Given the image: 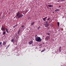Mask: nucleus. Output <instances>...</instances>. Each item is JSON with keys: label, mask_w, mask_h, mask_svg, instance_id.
I'll list each match as a JSON object with an SVG mask.
<instances>
[{"label": "nucleus", "mask_w": 66, "mask_h": 66, "mask_svg": "<svg viewBox=\"0 0 66 66\" xmlns=\"http://www.w3.org/2000/svg\"><path fill=\"white\" fill-rule=\"evenodd\" d=\"M35 39L36 42H41L42 39L40 37H38L37 35H36L35 36Z\"/></svg>", "instance_id": "obj_1"}, {"label": "nucleus", "mask_w": 66, "mask_h": 66, "mask_svg": "<svg viewBox=\"0 0 66 66\" xmlns=\"http://www.w3.org/2000/svg\"><path fill=\"white\" fill-rule=\"evenodd\" d=\"M20 14V12H18L17 13H16V17H18V18H20L22 17H23V14Z\"/></svg>", "instance_id": "obj_2"}, {"label": "nucleus", "mask_w": 66, "mask_h": 66, "mask_svg": "<svg viewBox=\"0 0 66 66\" xmlns=\"http://www.w3.org/2000/svg\"><path fill=\"white\" fill-rule=\"evenodd\" d=\"M6 29V28L5 27L3 26H2V27L1 28V30L2 31H5Z\"/></svg>", "instance_id": "obj_3"}, {"label": "nucleus", "mask_w": 66, "mask_h": 66, "mask_svg": "<svg viewBox=\"0 0 66 66\" xmlns=\"http://www.w3.org/2000/svg\"><path fill=\"white\" fill-rule=\"evenodd\" d=\"M49 37H50V36H47L46 37V40H48V39H49Z\"/></svg>", "instance_id": "obj_4"}, {"label": "nucleus", "mask_w": 66, "mask_h": 66, "mask_svg": "<svg viewBox=\"0 0 66 66\" xmlns=\"http://www.w3.org/2000/svg\"><path fill=\"white\" fill-rule=\"evenodd\" d=\"M35 22H31V23L30 26H33Z\"/></svg>", "instance_id": "obj_5"}, {"label": "nucleus", "mask_w": 66, "mask_h": 66, "mask_svg": "<svg viewBox=\"0 0 66 66\" xmlns=\"http://www.w3.org/2000/svg\"><path fill=\"white\" fill-rule=\"evenodd\" d=\"M48 6L50 7H53V5H48Z\"/></svg>", "instance_id": "obj_6"}, {"label": "nucleus", "mask_w": 66, "mask_h": 66, "mask_svg": "<svg viewBox=\"0 0 66 66\" xmlns=\"http://www.w3.org/2000/svg\"><path fill=\"white\" fill-rule=\"evenodd\" d=\"M57 25L58 27H59V26H60V23H59V22H57Z\"/></svg>", "instance_id": "obj_7"}, {"label": "nucleus", "mask_w": 66, "mask_h": 66, "mask_svg": "<svg viewBox=\"0 0 66 66\" xmlns=\"http://www.w3.org/2000/svg\"><path fill=\"white\" fill-rule=\"evenodd\" d=\"M29 45H31V44H32V42H30L29 43Z\"/></svg>", "instance_id": "obj_8"}, {"label": "nucleus", "mask_w": 66, "mask_h": 66, "mask_svg": "<svg viewBox=\"0 0 66 66\" xmlns=\"http://www.w3.org/2000/svg\"><path fill=\"white\" fill-rule=\"evenodd\" d=\"M6 34V32H5V31H4L3 33V35H4V34Z\"/></svg>", "instance_id": "obj_9"}, {"label": "nucleus", "mask_w": 66, "mask_h": 66, "mask_svg": "<svg viewBox=\"0 0 66 66\" xmlns=\"http://www.w3.org/2000/svg\"><path fill=\"white\" fill-rule=\"evenodd\" d=\"M48 26H49V24H47L45 26V27H47Z\"/></svg>", "instance_id": "obj_10"}, {"label": "nucleus", "mask_w": 66, "mask_h": 66, "mask_svg": "<svg viewBox=\"0 0 66 66\" xmlns=\"http://www.w3.org/2000/svg\"><path fill=\"white\" fill-rule=\"evenodd\" d=\"M60 11V10H59V9H56V10H55V12H57V11Z\"/></svg>", "instance_id": "obj_11"}, {"label": "nucleus", "mask_w": 66, "mask_h": 66, "mask_svg": "<svg viewBox=\"0 0 66 66\" xmlns=\"http://www.w3.org/2000/svg\"><path fill=\"white\" fill-rule=\"evenodd\" d=\"M6 31L8 33L9 32V31H8V30H7V28H6Z\"/></svg>", "instance_id": "obj_12"}, {"label": "nucleus", "mask_w": 66, "mask_h": 66, "mask_svg": "<svg viewBox=\"0 0 66 66\" xmlns=\"http://www.w3.org/2000/svg\"><path fill=\"white\" fill-rule=\"evenodd\" d=\"M9 46H10V45H8V46L6 47V49H7V48H9Z\"/></svg>", "instance_id": "obj_13"}, {"label": "nucleus", "mask_w": 66, "mask_h": 66, "mask_svg": "<svg viewBox=\"0 0 66 66\" xmlns=\"http://www.w3.org/2000/svg\"><path fill=\"white\" fill-rule=\"evenodd\" d=\"M5 44H6L5 43V42H4L3 43V45H4H4H5Z\"/></svg>", "instance_id": "obj_14"}, {"label": "nucleus", "mask_w": 66, "mask_h": 66, "mask_svg": "<svg viewBox=\"0 0 66 66\" xmlns=\"http://www.w3.org/2000/svg\"><path fill=\"white\" fill-rule=\"evenodd\" d=\"M46 50L44 49V50H43L42 51H41V52H44V51H45Z\"/></svg>", "instance_id": "obj_15"}, {"label": "nucleus", "mask_w": 66, "mask_h": 66, "mask_svg": "<svg viewBox=\"0 0 66 66\" xmlns=\"http://www.w3.org/2000/svg\"><path fill=\"white\" fill-rule=\"evenodd\" d=\"M40 28V26H39L37 28V30H39Z\"/></svg>", "instance_id": "obj_16"}, {"label": "nucleus", "mask_w": 66, "mask_h": 66, "mask_svg": "<svg viewBox=\"0 0 66 66\" xmlns=\"http://www.w3.org/2000/svg\"><path fill=\"white\" fill-rule=\"evenodd\" d=\"M50 18H48L47 19V21H48V20H49Z\"/></svg>", "instance_id": "obj_17"}, {"label": "nucleus", "mask_w": 66, "mask_h": 66, "mask_svg": "<svg viewBox=\"0 0 66 66\" xmlns=\"http://www.w3.org/2000/svg\"><path fill=\"white\" fill-rule=\"evenodd\" d=\"M45 22L46 23V24H48V21H45Z\"/></svg>", "instance_id": "obj_18"}, {"label": "nucleus", "mask_w": 66, "mask_h": 66, "mask_svg": "<svg viewBox=\"0 0 66 66\" xmlns=\"http://www.w3.org/2000/svg\"><path fill=\"white\" fill-rule=\"evenodd\" d=\"M47 34L48 35H50V33H47Z\"/></svg>", "instance_id": "obj_19"}, {"label": "nucleus", "mask_w": 66, "mask_h": 66, "mask_svg": "<svg viewBox=\"0 0 66 66\" xmlns=\"http://www.w3.org/2000/svg\"><path fill=\"white\" fill-rule=\"evenodd\" d=\"M28 19H31V18L30 16H29L28 18Z\"/></svg>", "instance_id": "obj_20"}, {"label": "nucleus", "mask_w": 66, "mask_h": 66, "mask_svg": "<svg viewBox=\"0 0 66 66\" xmlns=\"http://www.w3.org/2000/svg\"><path fill=\"white\" fill-rule=\"evenodd\" d=\"M43 20L44 21H45V20H46V19H45V18H43Z\"/></svg>", "instance_id": "obj_21"}, {"label": "nucleus", "mask_w": 66, "mask_h": 66, "mask_svg": "<svg viewBox=\"0 0 66 66\" xmlns=\"http://www.w3.org/2000/svg\"><path fill=\"white\" fill-rule=\"evenodd\" d=\"M65 1V0H61V1L62 2L63 1Z\"/></svg>", "instance_id": "obj_22"}, {"label": "nucleus", "mask_w": 66, "mask_h": 66, "mask_svg": "<svg viewBox=\"0 0 66 66\" xmlns=\"http://www.w3.org/2000/svg\"><path fill=\"white\" fill-rule=\"evenodd\" d=\"M22 28H23V27H24V25H22L21 26Z\"/></svg>", "instance_id": "obj_23"}, {"label": "nucleus", "mask_w": 66, "mask_h": 66, "mask_svg": "<svg viewBox=\"0 0 66 66\" xmlns=\"http://www.w3.org/2000/svg\"><path fill=\"white\" fill-rule=\"evenodd\" d=\"M13 40H14V39H12L11 40V42H13Z\"/></svg>", "instance_id": "obj_24"}, {"label": "nucleus", "mask_w": 66, "mask_h": 66, "mask_svg": "<svg viewBox=\"0 0 66 66\" xmlns=\"http://www.w3.org/2000/svg\"><path fill=\"white\" fill-rule=\"evenodd\" d=\"M47 17L46 16L45 18H45V19H47Z\"/></svg>", "instance_id": "obj_25"}, {"label": "nucleus", "mask_w": 66, "mask_h": 66, "mask_svg": "<svg viewBox=\"0 0 66 66\" xmlns=\"http://www.w3.org/2000/svg\"><path fill=\"white\" fill-rule=\"evenodd\" d=\"M59 51L60 52H61V49L60 48Z\"/></svg>", "instance_id": "obj_26"}, {"label": "nucleus", "mask_w": 66, "mask_h": 66, "mask_svg": "<svg viewBox=\"0 0 66 66\" xmlns=\"http://www.w3.org/2000/svg\"><path fill=\"white\" fill-rule=\"evenodd\" d=\"M46 24H46H44V25H45V26H46V24Z\"/></svg>", "instance_id": "obj_27"}, {"label": "nucleus", "mask_w": 66, "mask_h": 66, "mask_svg": "<svg viewBox=\"0 0 66 66\" xmlns=\"http://www.w3.org/2000/svg\"><path fill=\"white\" fill-rule=\"evenodd\" d=\"M0 44H1H1H2V42H0Z\"/></svg>", "instance_id": "obj_28"}, {"label": "nucleus", "mask_w": 66, "mask_h": 66, "mask_svg": "<svg viewBox=\"0 0 66 66\" xmlns=\"http://www.w3.org/2000/svg\"><path fill=\"white\" fill-rule=\"evenodd\" d=\"M18 32H19H19H20V30H19L18 31Z\"/></svg>", "instance_id": "obj_29"}, {"label": "nucleus", "mask_w": 66, "mask_h": 66, "mask_svg": "<svg viewBox=\"0 0 66 66\" xmlns=\"http://www.w3.org/2000/svg\"><path fill=\"white\" fill-rule=\"evenodd\" d=\"M61 46H60V49H61Z\"/></svg>", "instance_id": "obj_30"}, {"label": "nucleus", "mask_w": 66, "mask_h": 66, "mask_svg": "<svg viewBox=\"0 0 66 66\" xmlns=\"http://www.w3.org/2000/svg\"><path fill=\"white\" fill-rule=\"evenodd\" d=\"M59 1H57L58 2H59Z\"/></svg>", "instance_id": "obj_31"}, {"label": "nucleus", "mask_w": 66, "mask_h": 66, "mask_svg": "<svg viewBox=\"0 0 66 66\" xmlns=\"http://www.w3.org/2000/svg\"><path fill=\"white\" fill-rule=\"evenodd\" d=\"M59 7H61V6H59Z\"/></svg>", "instance_id": "obj_32"}, {"label": "nucleus", "mask_w": 66, "mask_h": 66, "mask_svg": "<svg viewBox=\"0 0 66 66\" xmlns=\"http://www.w3.org/2000/svg\"><path fill=\"white\" fill-rule=\"evenodd\" d=\"M19 32H18V34H19Z\"/></svg>", "instance_id": "obj_33"}, {"label": "nucleus", "mask_w": 66, "mask_h": 66, "mask_svg": "<svg viewBox=\"0 0 66 66\" xmlns=\"http://www.w3.org/2000/svg\"><path fill=\"white\" fill-rule=\"evenodd\" d=\"M3 17H5V15H4L3 16Z\"/></svg>", "instance_id": "obj_34"}, {"label": "nucleus", "mask_w": 66, "mask_h": 66, "mask_svg": "<svg viewBox=\"0 0 66 66\" xmlns=\"http://www.w3.org/2000/svg\"><path fill=\"white\" fill-rule=\"evenodd\" d=\"M30 42H33L32 41H30Z\"/></svg>", "instance_id": "obj_35"}, {"label": "nucleus", "mask_w": 66, "mask_h": 66, "mask_svg": "<svg viewBox=\"0 0 66 66\" xmlns=\"http://www.w3.org/2000/svg\"><path fill=\"white\" fill-rule=\"evenodd\" d=\"M14 43V42H13Z\"/></svg>", "instance_id": "obj_36"}, {"label": "nucleus", "mask_w": 66, "mask_h": 66, "mask_svg": "<svg viewBox=\"0 0 66 66\" xmlns=\"http://www.w3.org/2000/svg\"><path fill=\"white\" fill-rule=\"evenodd\" d=\"M16 43V42H15Z\"/></svg>", "instance_id": "obj_37"}, {"label": "nucleus", "mask_w": 66, "mask_h": 66, "mask_svg": "<svg viewBox=\"0 0 66 66\" xmlns=\"http://www.w3.org/2000/svg\"><path fill=\"white\" fill-rule=\"evenodd\" d=\"M26 13H27V12H26Z\"/></svg>", "instance_id": "obj_38"}]
</instances>
